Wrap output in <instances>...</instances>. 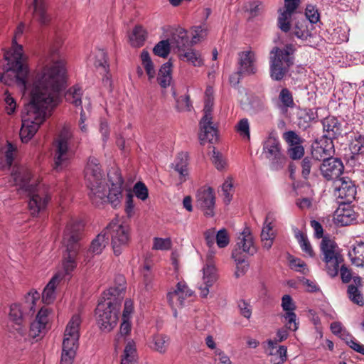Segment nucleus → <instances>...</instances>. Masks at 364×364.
<instances>
[{
  "label": "nucleus",
  "instance_id": "f257e3e1",
  "mask_svg": "<svg viewBox=\"0 0 364 364\" xmlns=\"http://www.w3.org/2000/svg\"><path fill=\"white\" fill-rule=\"evenodd\" d=\"M65 63L58 53H53L33 79L31 101L22 112L20 138L27 143L40 125L58 105L65 80Z\"/></svg>",
  "mask_w": 364,
  "mask_h": 364
},
{
  "label": "nucleus",
  "instance_id": "f03ea898",
  "mask_svg": "<svg viewBox=\"0 0 364 364\" xmlns=\"http://www.w3.org/2000/svg\"><path fill=\"white\" fill-rule=\"evenodd\" d=\"M120 284L104 292V300L100 301L95 310L97 323L101 330L109 332L117 325L122 300L124 297V278L119 277Z\"/></svg>",
  "mask_w": 364,
  "mask_h": 364
},
{
  "label": "nucleus",
  "instance_id": "7ed1b4c3",
  "mask_svg": "<svg viewBox=\"0 0 364 364\" xmlns=\"http://www.w3.org/2000/svg\"><path fill=\"white\" fill-rule=\"evenodd\" d=\"M24 29V24L21 23L16 28L13 39L12 51L7 52L4 55L5 60L8 62V68L4 74L0 73V82L9 84L10 77H14V80L21 88L25 89L28 74V67L26 64V56L23 53V47L16 43V38L20 36Z\"/></svg>",
  "mask_w": 364,
  "mask_h": 364
},
{
  "label": "nucleus",
  "instance_id": "20e7f679",
  "mask_svg": "<svg viewBox=\"0 0 364 364\" xmlns=\"http://www.w3.org/2000/svg\"><path fill=\"white\" fill-rule=\"evenodd\" d=\"M31 176L30 171L23 167H14L11 173L14 185L28 193V210L33 216H36L45 210L50 198L40 185L30 183Z\"/></svg>",
  "mask_w": 364,
  "mask_h": 364
},
{
  "label": "nucleus",
  "instance_id": "39448f33",
  "mask_svg": "<svg viewBox=\"0 0 364 364\" xmlns=\"http://www.w3.org/2000/svg\"><path fill=\"white\" fill-rule=\"evenodd\" d=\"M80 225L78 223L70 221L66 225L63 244L66 248L62 262V269L56 274L62 275V282L69 279L77 267L76 258L80 248L79 240Z\"/></svg>",
  "mask_w": 364,
  "mask_h": 364
},
{
  "label": "nucleus",
  "instance_id": "423d86ee",
  "mask_svg": "<svg viewBox=\"0 0 364 364\" xmlns=\"http://www.w3.org/2000/svg\"><path fill=\"white\" fill-rule=\"evenodd\" d=\"M84 177L92 202H101L105 196L106 178L97 159L90 157L84 170Z\"/></svg>",
  "mask_w": 364,
  "mask_h": 364
},
{
  "label": "nucleus",
  "instance_id": "0eeeda50",
  "mask_svg": "<svg viewBox=\"0 0 364 364\" xmlns=\"http://www.w3.org/2000/svg\"><path fill=\"white\" fill-rule=\"evenodd\" d=\"M294 52V46L291 44L285 46L284 48H273L269 58L272 79L279 81L284 77L294 63L293 58L291 56Z\"/></svg>",
  "mask_w": 364,
  "mask_h": 364
},
{
  "label": "nucleus",
  "instance_id": "6e6552de",
  "mask_svg": "<svg viewBox=\"0 0 364 364\" xmlns=\"http://www.w3.org/2000/svg\"><path fill=\"white\" fill-rule=\"evenodd\" d=\"M320 247L325 270L331 277H335L344 261L340 249L334 241L327 237L322 239Z\"/></svg>",
  "mask_w": 364,
  "mask_h": 364
},
{
  "label": "nucleus",
  "instance_id": "1a4fd4ad",
  "mask_svg": "<svg viewBox=\"0 0 364 364\" xmlns=\"http://www.w3.org/2000/svg\"><path fill=\"white\" fill-rule=\"evenodd\" d=\"M72 136L71 129L69 127H64L55 141L53 168L56 171H60L66 166L72 156L70 147Z\"/></svg>",
  "mask_w": 364,
  "mask_h": 364
},
{
  "label": "nucleus",
  "instance_id": "9d476101",
  "mask_svg": "<svg viewBox=\"0 0 364 364\" xmlns=\"http://www.w3.org/2000/svg\"><path fill=\"white\" fill-rule=\"evenodd\" d=\"M39 299L40 294L36 290H31L21 303L11 305L10 318L20 324L23 319L32 316L36 312V303L39 301Z\"/></svg>",
  "mask_w": 364,
  "mask_h": 364
},
{
  "label": "nucleus",
  "instance_id": "9b49d317",
  "mask_svg": "<svg viewBox=\"0 0 364 364\" xmlns=\"http://www.w3.org/2000/svg\"><path fill=\"white\" fill-rule=\"evenodd\" d=\"M262 154L269 160L273 170L282 169L286 164L287 158L280 141L273 132L269 134L262 144Z\"/></svg>",
  "mask_w": 364,
  "mask_h": 364
},
{
  "label": "nucleus",
  "instance_id": "f8f14e48",
  "mask_svg": "<svg viewBox=\"0 0 364 364\" xmlns=\"http://www.w3.org/2000/svg\"><path fill=\"white\" fill-rule=\"evenodd\" d=\"M104 231H106L107 236L109 234L111 236V244L114 255H120L129 241V227L114 219L109 223Z\"/></svg>",
  "mask_w": 364,
  "mask_h": 364
},
{
  "label": "nucleus",
  "instance_id": "ddd939ff",
  "mask_svg": "<svg viewBox=\"0 0 364 364\" xmlns=\"http://www.w3.org/2000/svg\"><path fill=\"white\" fill-rule=\"evenodd\" d=\"M212 102L210 100L206 102L204 107V115L200 122V132L199 139L201 143L208 141L214 143L218 139L217 129L213 124L211 114Z\"/></svg>",
  "mask_w": 364,
  "mask_h": 364
},
{
  "label": "nucleus",
  "instance_id": "4468645a",
  "mask_svg": "<svg viewBox=\"0 0 364 364\" xmlns=\"http://www.w3.org/2000/svg\"><path fill=\"white\" fill-rule=\"evenodd\" d=\"M213 255V252H212L208 254L207 262L202 269V280L200 283L198 284L200 295L203 298L207 297L210 292V288L218 279L217 271L212 262Z\"/></svg>",
  "mask_w": 364,
  "mask_h": 364
},
{
  "label": "nucleus",
  "instance_id": "2eb2a0df",
  "mask_svg": "<svg viewBox=\"0 0 364 364\" xmlns=\"http://www.w3.org/2000/svg\"><path fill=\"white\" fill-rule=\"evenodd\" d=\"M215 194L210 187L200 188L196 194V206L200 208L206 216L214 215Z\"/></svg>",
  "mask_w": 364,
  "mask_h": 364
},
{
  "label": "nucleus",
  "instance_id": "dca6fc26",
  "mask_svg": "<svg viewBox=\"0 0 364 364\" xmlns=\"http://www.w3.org/2000/svg\"><path fill=\"white\" fill-rule=\"evenodd\" d=\"M193 291L189 289L184 282H179L175 289L167 294L168 301L173 310V315L177 316L176 308H181L184 305V301L192 296Z\"/></svg>",
  "mask_w": 364,
  "mask_h": 364
},
{
  "label": "nucleus",
  "instance_id": "f3484780",
  "mask_svg": "<svg viewBox=\"0 0 364 364\" xmlns=\"http://www.w3.org/2000/svg\"><path fill=\"white\" fill-rule=\"evenodd\" d=\"M336 195L343 200V203H350L355 198L356 188L348 178H340L333 182Z\"/></svg>",
  "mask_w": 364,
  "mask_h": 364
},
{
  "label": "nucleus",
  "instance_id": "a211bd4d",
  "mask_svg": "<svg viewBox=\"0 0 364 364\" xmlns=\"http://www.w3.org/2000/svg\"><path fill=\"white\" fill-rule=\"evenodd\" d=\"M334 154V145L333 140L329 137H321L312 144V156L318 161L331 158Z\"/></svg>",
  "mask_w": 364,
  "mask_h": 364
},
{
  "label": "nucleus",
  "instance_id": "6ab92c4d",
  "mask_svg": "<svg viewBox=\"0 0 364 364\" xmlns=\"http://www.w3.org/2000/svg\"><path fill=\"white\" fill-rule=\"evenodd\" d=\"M81 321V318L79 315L75 314L72 316L64 332L63 344H65V341H67L68 345L78 347Z\"/></svg>",
  "mask_w": 364,
  "mask_h": 364
},
{
  "label": "nucleus",
  "instance_id": "aec40b11",
  "mask_svg": "<svg viewBox=\"0 0 364 364\" xmlns=\"http://www.w3.org/2000/svg\"><path fill=\"white\" fill-rule=\"evenodd\" d=\"M257 57L254 51L245 50L238 53V69L244 75H252L257 73Z\"/></svg>",
  "mask_w": 364,
  "mask_h": 364
},
{
  "label": "nucleus",
  "instance_id": "412c9836",
  "mask_svg": "<svg viewBox=\"0 0 364 364\" xmlns=\"http://www.w3.org/2000/svg\"><path fill=\"white\" fill-rule=\"evenodd\" d=\"M343 165L341 160L336 158L325 159L321 166L322 175L327 180H333L340 178L339 176L343 173Z\"/></svg>",
  "mask_w": 364,
  "mask_h": 364
},
{
  "label": "nucleus",
  "instance_id": "4be33fe9",
  "mask_svg": "<svg viewBox=\"0 0 364 364\" xmlns=\"http://www.w3.org/2000/svg\"><path fill=\"white\" fill-rule=\"evenodd\" d=\"M233 250H238L240 255L242 253H247L253 255L257 252L255 245L253 236L249 228H245L242 232L237 237V243Z\"/></svg>",
  "mask_w": 364,
  "mask_h": 364
},
{
  "label": "nucleus",
  "instance_id": "5701e85b",
  "mask_svg": "<svg viewBox=\"0 0 364 364\" xmlns=\"http://www.w3.org/2000/svg\"><path fill=\"white\" fill-rule=\"evenodd\" d=\"M299 6V0H285L284 10L281 12L278 17V26L285 33L291 29V18L294 12Z\"/></svg>",
  "mask_w": 364,
  "mask_h": 364
},
{
  "label": "nucleus",
  "instance_id": "b1692460",
  "mask_svg": "<svg viewBox=\"0 0 364 364\" xmlns=\"http://www.w3.org/2000/svg\"><path fill=\"white\" fill-rule=\"evenodd\" d=\"M123 180L118 176L116 181L112 183V188L109 189L107 193V184L105 183V196L101 202H92L95 205H100L106 202H109L113 207H117L122 198V186Z\"/></svg>",
  "mask_w": 364,
  "mask_h": 364
},
{
  "label": "nucleus",
  "instance_id": "393cba45",
  "mask_svg": "<svg viewBox=\"0 0 364 364\" xmlns=\"http://www.w3.org/2000/svg\"><path fill=\"white\" fill-rule=\"evenodd\" d=\"M265 352L273 364H282L287 360V348L284 346H277V342L272 340L267 341Z\"/></svg>",
  "mask_w": 364,
  "mask_h": 364
},
{
  "label": "nucleus",
  "instance_id": "a878e982",
  "mask_svg": "<svg viewBox=\"0 0 364 364\" xmlns=\"http://www.w3.org/2000/svg\"><path fill=\"white\" fill-rule=\"evenodd\" d=\"M188 156L187 153H179L171 164V167L179 175L180 183L185 182L188 176Z\"/></svg>",
  "mask_w": 364,
  "mask_h": 364
},
{
  "label": "nucleus",
  "instance_id": "bb28decb",
  "mask_svg": "<svg viewBox=\"0 0 364 364\" xmlns=\"http://www.w3.org/2000/svg\"><path fill=\"white\" fill-rule=\"evenodd\" d=\"M62 282V275L55 274L44 288L42 293V300L44 303L50 304L55 299V291L57 287Z\"/></svg>",
  "mask_w": 364,
  "mask_h": 364
},
{
  "label": "nucleus",
  "instance_id": "cd10ccee",
  "mask_svg": "<svg viewBox=\"0 0 364 364\" xmlns=\"http://www.w3.org/2000/svg\"><path fill=\"white\" fill-rule=\"evenodd\" d=\"M323 132V137H329L331 140L341 134V124L335 117H327L322 121Z\"/></svg>",
  "mask_w": 364,
  "mask_h": 364
},
{
  "label": "nucleus",
  "instance_id": "c85d7f7f",
  "mask_svg": "<svg viewBox=\"0 0 364 364\" xmlns=\"http://www.w3.org/2000/svg\"><path fill=\"white\" fill-rule=\"evenodd\" d=\"M109 237L107 236L106 231L102 230L97 236L92 240L89 251L87 252L85 259L88 261L90 259V254L100 255L102 253L105 247L108 243Z\"/></svg>",
  "mask_w": 364,
  "mask_h": 364
},
{
  "label": "nucleus",
  "instance_id": "c756f323",
  "mask_svg": "<svg viewBox=\"0 0 364 364\" xmlns=\"http://www.w3.org/2000/svg\"><path fill=\"white\" fill-rule=\"evenodd\" d=\"M295 106L291 92L287 88H282L278 96L277 107L284 113L288 109H293Z\"/></svg>",
  "mask_w": 364,
  "mask_h": 364
},
{
  "label": "nucleus",
  "instance_id": "7c9ffc66",
  "mask_svg": "<svg viewBox=\"0 0 364 364\" xmlns=\"http://www.w3.org/2000/svg\"><path fill=\"white\" fill-rule=\"evenodd\" d=\"M33 18L41 25H46L50 21V16L47 14L43 0H33Z\"/></svg>",
  "mask_w": 364,
  "mask_h": 364
},
{
  "label": "nucleus",
  "instance_id": "2f4dec72",
  "mask_svg": "<svg viewBox=\"0 0 364 364\" xmlns=\"http://www.w3.org/2000/svg\"><path fill=\"white\" fill-rule=\"evenodd\" d=\"M181 60L188 62L195 67H200L203 65V58L201 53L194 49L187 48L182 50L178 53Z\"/></svg>",
  "mask_w": 364,
  "mask_h": 364
},
{
  "label": "nucleus",
  "instance_id": "473e14b6",
  "mask_svg": "<svg viewBox=\"0 0 364 364\" xmlns=\"http://www.w3.org/2000/svg\"><path fill=\"white\" fill-rule=\"evenodd\" d=\"M16 151V146L9 141L5 147L0 149V166L1 168H9L12 165Z\"/></svg>",
  "mask_w": 364,
  "mask_h": 364
},
{
  "label": "nucleus",
  "instance_id": "72a5a7b5",
  "mask_svg": "<svg viewBox=\"0 0 364 364\" xmlns=\"http://www.w3.org/2000/svg\"><path fill=\"white\" fill-rule=\"evenodd\" d=\"M171 338L165 334H156L152 336L150 348L161 354L167 352L170 345Z\"/></svg>",
  "mask_w": 364,
  "mask_h": 364
},
{
  "label": "nucleus",
  "instance_id": "f704fd0d",
  "mask_svg": "<svg viewBox=\"0 0 364 364\" xmlns=\"http://www.w3.org/2000/svg\"><path fill=\"white\" fill-rule=\"evenodd\" d=\"M171 44L173 47H176L178 49V54L182 50H186V47L189 45L186 31L182 28L176 29L173 34Z\"/></svg>",
  "mask_w": 364,
  "mask_h": 364
},
{
  "label": "nucleus",
  "instance_id": "c9c22d12",
  "mask_svg": "<svg viewBox=\"0 0 364 364\" xmlns=\"http://www.w3.org/2000/svg\"><path fill=\"white\" fill-rule=\"evenodd\" d=\"M88 62L92 63L96 68H100L105 73L109 70L107 54L104 50H96L94 55L89 56Z\"/></svg>",
  "mask_w": 364,
  "mask_h": 364
},
{
  "label": "nucleus",
  "instance_id": "e433bc0d",
  "mask_svg": "<svg viewBox=\"0 0 364 364\" xmlns=\"http://www.w3.org/2000/svg\"><path fill=\"white\" fill-rule=\"evenodd\" d=\"M351 262L357 267H364V242H359L348 252Z\"/></svg>",
  "mask_w": 364,
  "mask_h": 364
},
{
  "label": "nucleus",
  "instance_id": "4c0bfd02",
  "mask_svg": "<svg viewBox=\"0 0 364 364\" xmlns=\"http://www.w3.org/2000/svg\"><path fill=\"white\" fill-rule=\"evenodd\" d=\"M171 67L172 64L170 62H166L159 70L157 81L163 88H166L171 85L172 80Z\"/></svg>",
  "mask_w": 364,
  "mask_h": 364
},
{
  "label": "nucleus",
  "instance_id": "58836bf2",
  "mask_svg": "<svg viewBox=\"0 0 364 364\" xmlns=\"http://www.w3.org/2000/svg\"><path fill=\"white\" fill-rule=\"evenodd\" d=\"M291 36H296V38L303 41L306 40L311 36V31L307 27L306 21L302 19L301 21H297L293 28L291 27L290 31Z\"/></svg>",
  "mask_w": 364,
  "mask_h": 364
},
{
  "label": "nucleus",
  "instance_id": "ea45409f",
  "mask_svg": "<svg viewBox=\"0 0 364 364\" xmlns=\"http://www.w3.org/2000/svg\"><path fill=\"white\" fill-rule=\"evenodd\" d=\"M248 100L249 111L252 114H257L266 108V99L264 95H251Z\"/></svg>",
  "mask_w": 364,
  "mask_h": 364
},
{
  "label": "nucleus",
  "instance_id": "a19ab883",
  "mask_svg": "<svg viewBox=\"0 0 364 364\" xmlns=\"http://www.w3.org/2000/svg\"><path fill=\"white\" fill-rule=\"evenodd\" d=\"M275 220L274 213H268L266 215L261 232L262 239H275L276 234L273 231V223Z\"/></svg>",
  "mask_w": 364,
  "mask_h": 364
},
{
  "label": "nucleus",
  "instance_id": "79ce46f5",
  "mask_svg": "<svg viewBox=\"0 0 364 364\" xmlns=\"http://www.w3.org/2000/svg\"><path fill=\"white\" fill-rule=\"evenodd\" d=\"M137 360V354L135 343L129 341L125 346L121 364H135Z\"/></svg>",
  "mask_w": 364,
  "mask_h": 364
},
{
  "label": "nucleus",
  "instance_id": "37998d69",
  "mask_svg": "<svg viewBox=\"0 0 364 364\" xmlns=\"http://www.w3.org/2000/svg\"><path fill=\"white\" fill-rule=\"evenodd\" d=\"M146 38V32L140 26H136L129 36V42L133 47H141Z\"/></svg>",
  "mask_w": 364,
  "mask_h": 364
},
{
  "label": "nucleus",
  "instance_id": "c03bdc74",
  "mask_svg": "<svg viewBox=\"0 0 364 364\" xmlns=\"http://www.w3.org/2000/svg\"><path fill=\"white\" fill-rule=\"evenodd\" d=\"M232 257L236 262V271L235 275L236 277H240L245 274L248 269V264L245 260L244 255H240L238 250H232Z\"/></svg>",
  "mask_w": 364,
  "mask_h": 364
},
{
  "label": "nucleus",
  "instance_id": "a18cd8bd",
  "mask_svg": "<svg viewBox=\"0 0 364 364\" xmlns=\"http://www.w3.org/2000/svg\"><path fill=\"white\" fill-rule=\"evenodd\" d=\"M355 215L353 210L350 209H343L337 210L336 222L341 226H347L350 225L355 220Z\"/></svg>",
  "mask_w": 364,
  "mask_h": 364
},
{
  "label": "nucleus",
  "instance_id": "49530a36",
  "mask_svg": "<svg viewBox=\"0 0 364 364\" xmlns=\"http://www.w3.org/2000/svg\"><path fill=\"white\" fill-rule=\"evenodd\" d=\"M78 347L63 343L60 364H73Z\"/></svg>",
  "mask_w": 364,
  "mask_h": 364
},
{
  "label": "nucleus",
  "instance_id": "de8ad7c7",
  "mask_svg": "<svg viewBox=\"0 0 364 364\" xmlns=\"http://www.w3.org/2000/svg\"><path fill=\"white\" fill-rule=\"evenodd\" d=\"M141 60L148 75L149 80L151 82V80L155 77L156 71L148 51L144 50L141 52Z\"/></svg>",
  "mask_w": 364,
  "mask_h": 364
},
{
  "label": "nucleus",
  "instance_id": "09e8293b",
  "mask_svg": "<svg viewBox=\"0 0 364 364\" xmlns=\"http://www.w3.org/2000/svg\"><path fill=\"white\" fill-rule=\"evenodd\" d=\"M82 89L77 86H74L69 89L65 95V98L68 102L73 104L75 107L81 106L82 105Z\"/></svg>",
  "mask_w": 364,
  "mask_h": 364
},
{
  "label": "nucleus",
  "instance_id": "8fccbe9b",
  "mask_svg": "<svg viewBox=\"0 0 364 364\" xmlns=\"http://www.w3.org/2000/svg\"><path fill=\"white\" fill-rule=\"evenodd\" d=\"M295 237L304 252L309 257H313L314 252L306 236L299 230L295 231Z\"/></svg>",
  "mask_w": 364,
  "mask_h": 364
},
{
  "label": "nucleus",
  "instance_id": "3c124183",
  "mask_svg": "<svg viewBox=\"0 0 364 364\" xmlns=\"http://www.w3.org/2000/svg\"><path fill=\"white\" fill-rule=\"evenodd\" d=\"M350 149L353 154H360L364 153V136L355 134L352 139Z\"/></svg>",
  "mask_w": 364,
  "mask_h": 364
},
{
  "label": "nucleus",
  "instance_id": "603ef678",
  "mask_svg": "<svg viewBox=\"0 0 364 364\" xmlns=\"http://www.w3.org/2000/svg\"><path fill=\"white\" fill-rule=\"evenodd\" d=\"M237 132L244 139H250V123L247 118L240 119L235 126Z\"/></svg>",
  "mask_w": 364,
  "mask_h": 364
},
{
  "label": "nucleus",
  "instance_id": "864d4df0",
  "mask_svg": "<svg viewBox=\"0 0 364 364\" xmlns=\"http://www.w3.org/2000/svg\"><path fill=\"white\" fill-rule=\"evenodd\" d=\"M170 45L168 40L161 41L154 46L153 51L155 55L166 58L170 52Z\"/></svg>",
  "mask_w": 364,
  "mask_h": 364
},
{
  "label": "nucleus",
  "instance_id": "5fc2aeb1",
  "mask_svg": "<svg viewBox=\"0 0 364 364\" xmlns=\"http://www.w3.org/2000/svg\"><path fill=\"white\" fill-rule=\"evenodd\" d=\"M348 293L350 299L355 304L362 306L364 304L363 296L358 290V287L353 284H350L348 288Z\"/></svg>",
  "mask_w": 364,
  "mask_h": 364
},
{
  "label": "nucleus",
  "instance_id": "6e6d98bb",
  "mask_svg": "<svg viewBox=\"0 0 364 364\" xmlns=\"http://www.w3.org/2000/svg\"><path fill=\"white\" fill-rule=\"evenodd\" d=\"M222 191L225 202L229 203L232 199L233 192V183L232 178H228L222 186Z\"/></svg>",
  "mask_w": 364,
  "mask_h": 364
},
{
  "label": "nucleus",
  "instance_id": "4d7b16f0",
  "mask_svg": "<svg viewBox=\"0 0 364 364\" xmlns=\"http://www.w3.org/2000/svg\"><path fill=\"white\" fill-rule=\"evenodd\" d=\"M46 326L34 321L31 324L29 335L32 338L41 337L46 333Z\"/></svg>",
  "mask_w": 364,
  "mask_h": 364
},
{
  "label": "nucleus",
  "instance_id": "13d9d810",
  "mask_svg": "<svg viewBox=\"0 0 364 364\" xmlns=\"http://www.w3.org/2000/svg\"><path fill=\"white\" fill-rule=\"evenodd\" d=\"M262 9V4L259 1H250L246 6L247 11L249 12L252 17H255L259 15Z\"/></svg>",
  "mask_w": 364,
  "mask_h": 364
},
{
  "label": "nucleus",
  "instance_id": "bf43d9fd",
  "mask_svg": "<svg viewBox=\"0 0 364 364\" xmlns=\"http://www.w3.org/2000/svg\"><path fill=\"white\" fill-rule=\"evenodd\" d=\"M171 247V240L168 238L155 237L154 239L153 249L156 250H167Z\"/></svg>",
  "mask_w": 364,
  "mask_h": 364
},
{
  "label": "nucleus",
  "instance_id": "052dcab7",
  "mask_svg": "<svg viewBox=\"0 0 364 364\" xmlns=\"http://www.w3.org/2000/svg\"><path fill=\"white\" fill-rule=\"evenodd\" d=\"M217 245L220 248L225 247L230 242V238L225 229L220 230L215 236Z\"/></svg>",
  "mask_w": 364,
  "mask_h": 364
},
{
  "label": "nucleus",
  "instance_id": "680f3d73",
  "mask_svg": "<svg viewBox=\"0 0 364 364\" xmlns=\"http://www.w3.org/2000/svg\"><path fill=\"white\" fill-rule=\"evenodd\" d=\"M313 164L314 161L312 160V159L309 157H305L302 159V161H301V176H303V178L306 179L309 178Z\"/></svg>",
  "mask_w": 364,
  "mask_h": 364
},
{
  "label": "nucleus",
  "instance_id": "e2e57ef3",
  "mask_svg": "<svg viewBox=\"0 0 364 364\" xmlns=\"http://www.w3.org/2000/svg\"><path fill=\"white\" fill-rule=\"evenodd\" d=\"M213 358L215 364H232L228 355L221 349L214 350Z\"/></svg>",
  "mask_w": 364,
  "mask_h": 364
},
{
  "label": "nucleus",
  "instance_id": "0e129e2a",
  "mask_svg": "<svg viewBox=\"0 0 364 364\" xmlns=\"http://www.w3.org/2000/svg\"><path fill=\"white\" fill-rule=\"evenodd\" d=\"M305 15L311 23H316L319 21L320 15L318 10L312 5H308Z\"/></svg>",
  "mask_w": 364,
  "mask_h": 364
},
{
  "label": "nucleus",
  "instance_id": "69168bd1",
  "mask_svg": "<svg viewBox=\"0 0 364 364\" xmlns=\"http://www.w3.org/2000/svg\"><path fill=\"white\" fill-rule=\"evenodd\" d=\"M206 36V30L200 26L193 28V36L191 41L192 45L198 43Z\"/></svg>",
  "mask_w": 364,
  "mask_h": 364
},
{
  "label": "nucleus",
  "instance_id": "338daca9",
  "mask_svg": "<svg viewBox=\"0 0 364 364\" xmlns=\"http://www.w3.org/2000/svg\"><path fill=\"white\" fill-rule=\"evenodd\" d=\"M290 267L303 274H306L308 272L306 263L299 258H292L290 259Z\"/></svg>",
  "mask_w": 364,
  "mask_h": 364
},
{
  "label": "nucleus",
  "instance_id": "774afa93",
  "mask_svg": "<svg viewBox=\"0 0 364 364\" xmlns=\"http://www.w3.org/2000/svg\"><path fill=\"white\" fill-rule=\"evenodd\" d=\"M134 193L138 198L142 200H146L148 197V189L141 182H138L134 185Z\"/></svg>",
  "mask_w": 364,
  "mask_h": 364
}]
</instances>
